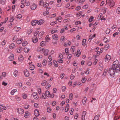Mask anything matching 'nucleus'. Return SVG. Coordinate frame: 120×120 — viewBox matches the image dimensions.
<instances>
[{
	"label": "nucleus",
	"mask_w": 120,
	"mask_h": 120,
	"mask_svg": "<svg viewBox=\"0 0 120 120\" xmlns=\"http://www.w3.org/2000/svg\"><path fill=\"white\" fill-rule=\"evenodd\" d=\"M38 91L39 94H41V88H38Z\"/></svg>",
	"instance_id": "nucleus-64"
},
{
	"label": "nucleus",
	"mask_w": 120,
	"mask_h": 120,
	"mask_svg": "<svg viewBox=\"0 0 120 120\" xmlns=\"http://www.w3.org/2000/svg\"><path fill=\"white\" fill-rule=\"evenodd\" d=\"M22 17L21 15L20 14H19L17 16L16 18L17 19H20L22 18Z\"/></svg>",
	"instance_id": "nucleus-45"
},
{
	"label": "nucleus",
	"mask_w": 120,
	"mask_h": 120,
	"mask_svg": "<svg viewBox=\"0 0 120 120\" xmlns=\"http://www.w3.org/2000/svg\"><path fill=\"white\" fill-rule=\"evenodd\" d=\"M120 71L117 70L116 68L112 67L111 68L109 69L108 72L111 77H113L114 76L116 72H118Z\"/></svg>",
	"instance_id": "nucleus-1"
},
{
	"label": "nucleus",
	"mask_w": 120,
	"mask_h": 120,
	"mask_svg": "<svg viewBox=\"0 0 120 120\" xmlns=\"http://www.w3.org/2000/svg\"><path fill=\"white\" fill-rule=\"evenodd\" d=\"M38 104L37 103H35L34 104V106L35 108H37L38 106Z\"/></svg>",
	"instance_id": "nucleus-62"
},
{
	"label": "nucleus",
	"mask_w": 120,
	"mask_h": 120,
	"mask_svg": "<svg viewBox=\"0 0 120 120\" xmlns=\"http://www.w3.org/2000/svg\"><path fill=\"white\" fill-rule=\"evenodd\" d=\"M18 113L20 114H22L24 112V110L21 108H18L17 109Z\"/></svg>",
	"instance_id": "nucleus-5"
},
{
	"label": "nucleus",
	"mask_w": 120,
	"mask_h": 120,
	"mask_svg": "<svg viewBox=\"0 0 120 120\" xmlns=\"http://www.w3.org/2000/svg\"><path fill=\"white\" fill-rule=\"evenodd\" d=\"M47 110L48 112L50 113L51 112V111H52V109L48 107L47 108Z\"/></svg>",
	"instance_id": "nucleus-42"
},
{
	"label": "nucleus",
	"mask_w": 120,
	"mask_h": 120,
	"mask_svg": "<svg viewBox=\"0 0 120 120\" xmlns=\"http://www.w3.org/2000/svg\"><path fill=\"white\" fill-rule=\"evenodd\" d=\"M85 1V0H80L79 1V4H82Z\"/></svg>",
	"instance_id": "nucleus-37"
},
{
	"label": "nucleus",
	"mask_w": 120,
	"mask_h": 120,
	"mask_svg": "<svg viewBox=\"0 0 120 120\" xmlns=\"http://www.w3.org/2000/svg\"><path fill=\"white\" fill-rule=\"evenodd\" d=\"M108 4L109 6L112 7L114 5L115 3L113 0H109L108 2Z\"/></svg>",
	"instance_id": "nucleus-6"
},
{
	"label": "nucleus",
	"mask_w": 120,
	"mask_h": 120,
	"mask_svg": "<svg viewBox=\"0 0 120 120\" xmlns=\"http://www.w3.org/2000/svg\"><path fill=\"white\" fill-rule=\"evenodd\" d=\"M44 21L42 19L39 20L38 21L37 23L39 25H41L44 23Z\"/></svg>",
	"instance_id": "nucleus-13"
},
{
	"label": "nucleus",
	"mask_w": 120,
	"mask_h": 120,
	"mask_svg": "<svg viewBox=\"0 0 120 120\" xmlns=\"http://www.w3.org/2000/svg\"><path fill=\"white\" fill-rule=\"evenodd\" d=\"M108 71L106 69L105 70L103 73V75L104 76H105L106 75V73Z\"/></svg>",
	"instance_id": "nucleus-53"
},
{
	"label": "nucleus",
	"mask_w": 120,
	"mask_h": 120,
	"mask_svg": "<svg viewBox=\"0 0 120 120\" xmlns=\"http://www.w3.org/2000/svg\"><path fill=\"white\" fill-rule=\"evenodd\" d=\"M86 100L87 98L86 97H85L84 98L82 101V102L83 105H85V104Z\"/></svg>",
	"instance_id": "nucleus-30"
},
{
	"label": "nucleus",
	"mask_w": 120,
	"mask_h": 120,
	"mask_svg": "<svg viewBox=\"0 0 120 120\" xmlns=\"http://www.w3.org/2000/svg\"><path fill=\"white\" fill-rule=\"evenodd\" d=\"M32 41L34 43H35L37 42L38 41L37 37L36 36H34L32 38Z\"/></svg>",
	"instance_id": "nucleus-12"
},
{
	"label": "nucleus",
	"mask_w": 120,
	"mask_h": 120,
	"mask_svg": "<svg viewBox=\"0 0 120 120\" xmlns=\"http://www.w3.org/2000/svg\"><path fill=\"white\" fill-rule=\"evenodd\" d=\"M75 46H72L71 49V52H72L73 54H74L75 56H76L77 57H78L80 55L81 52L80 50L78 49V50L77 52L76 53L75 52Z\"/></svg>",
	"instance_id": "nucleus-2"
},
{
	"label": "nucleus",
	"mask_w": 120,
	"mask_h": 120,
	"mask_svg": "<svg viewBox=\"0 0 120 120\" xmlns=\"http://www.w3.org/2000/svg\"><path fill=\"white\" fill-rule=\"evenodd\" d=\"M57 22L56 21H53L50 23V25L52 26L55 24H56L57 23Z\"/></svg>",
	"instance_id": "nucleus-56"
},
{
	"label": "nucleus",
	"mask_w": 120,
	"mask_h": 120,
	"mask_svg": "<svg viewBox=\"0 0 120 120\" xmlns=\"http://www.w3.org/2000/svg\"><path fill=\"white\" fill-rule=\"evenodd\" d=\"M24 73L25 76L26 77H28L30 75V73L27 69L24 70Z\"/></svg>",
	"instance_id": "nucleus-7"
},
{
	"label": "nucleus",
	"mask_w": 120,
	"mask_h": 120,
	"mask_svg": "<svg viewBox=\"0 0 120 120\" xmlns=\"http://www.w3.org/2000/svg\"><path fill=\"white\" fill-rule=\"evenodd\" d=\"M111 58V56L109 55L106 56L105 58V61L106 62H108Z\"/></svg>",
	"instance_id": "nucleus-8"
},
{
	"label": "nucleus",
	"mask_w": 120,
	"mask_h": 120,
	"mask_svg": "<svg viewBox=\"0 0 120 120\" xmlns=\"http://www.w3.org/2000/svg\"><path fill=\"white\" fill-rule=\"evenodd\" d=\"M96 36L95 34H94L93 35L92 34L90 35L89 36V39L88 41L89 42H91V40L93 39V38H94Z\"/></svg>",
	"instance_id": "nucleus-10"
},
{
	"label": "nucleus",
	"mask_w": 120,
	"mask_h": 120,
	"mask_svg": "<svg viewBox=\"0 0 120 120\" xmlns=\"http://www.w3.org/2000/svg\"><path fill=\"white\" fill-rule=\"evenodd\" d=\"M109 45H105L104 49L105 50H106L108 49L109 48Z\"/></svg>",
	"instance_id": "nucleus-27"
},
{
	"label": "nucleus",
	"mask_w": 120,
	"mask_h": 120,
	"mask_svg": "<svg viewBox=\"0 0 120 120\" xmlns=\"http://www.w3.org/2000/svg\"><path fill=\"white\" fill-rule=\"evenodd\" d=\"M69 105L68 104L65 107V111L66 112H68L69 109Z\"/></svg>",
	"instance_id": "nucleus-19"
},
{
	"label": "nucleus",
	"mask_w": 120,
	"mask_h": 120,
	"mask_svg": "<svg viewBox=\"0 0 120 120\" xmlns=\"http://www.w3.org/2000/svg\"><path fill=\"white\" fill-rule=\"evenodd\" d=\"M18 71L16 70H15V71L14 72V74L15 77H16L17 75Z\"/></svg>",
	"instance_id": "nucleus-44"
},
{
	"label": "nucleus",
	"mask_w": 120,
	"mask_h": 120,
	"mask_svg": "<svg viewBox=\"0 0 120 120\" xmlns=\"http://www.w3.org/2000/svg\"><path fill=\"white\" fill-rule=\"evenodd\" d=\"M53 63L54 66L55 67H57L58 66V65L57 61L55 60L53 61Z\"/></svg>",
	"instance_id": "nucleus-22"
},
{
	"label": "nucleus",
	"mask_w": 120,
	"mask_h": 120,
	"mask_svg": "<svg viewBox=\"0 0 120 120\" xmlns=\"http://www.w3.org/2000/svg\"><path fill=\"white\" fill-rule=\"evenodd\" d=\"M27 44V42L26 41H24L22 43V45L23 46H26Z\"/></svg>",
	"instance_id": "nucleus-32"
},
{
	"label": "nucleus",
	"mask_w": 120,
	"mask_h": 120,
	"mask_svg": "<svg viewBox=\"0 0 120 120\" xmlns=\"http://www.w3.org/2000/svg\"><path fill=\"white\" fill-rule=\"evenodd\" d=\"M86 79L84 77L81 80L82 82L83 83H84L86 80Z\"/></svg>",
	"instance_id": "nucleus-54"
},
{
	"label": "nucleus",
	"mask_w": 120,
	"mask_h": 120,
	"mask_svg": "<svg viewBox=\"0 0 120 120\" xmlns=\"http://www.w3.org/2000/svg\"><path fill=\"white\" fill-rule=\"evenodd\" d=\"M86 41V39H84L83 40L82 42V45H84Z\"/></svg>",
	"instance_id": "nucleus-59"
},
{
	"label": "nucleus",
	"mask_w": 120,
	"mask_h": 120,
	"mask_svg": "<svg viewBox=\"0 0 120 120\" xmlns=\"http://www.w3.org/2000/svg\"><path fill=\"white\" fill-rule=\"evenodd\" d=\"M100 116V115H96L94 117L93 120H98Z\"/></svg>",
	"instance_id": "nucleus-21"
},
{
	"label": "nucleus",
	"mask_w": 120,
	"mask_h": 120,
	"mask_svg": "<svg viewBox=\"0 0 120 120\" xmlns=\"http://www.w3.org/2000/svg\"><path fill=\"white\" fill-rule=\"evenodd\" d=\"M42 49H41V47H38L37 49V51L38 52H39L40 51L41 52H41H42V51H42Z\"/></svg>",
	"instance_id": "nucleus-47"
},
{
	"label": "nucleus",
	"mask_w": 120,
	"mask_h": 120,
	"mask_svg": "<svg viewBox=\"0 0 120 120\" xmlns=\"http://www.w3.org/2000/svg\"><path fill=\"white\" fill-rule=\"evenodd\" d=\"M37 7V5L35 4H34L31 5V6H30V9L33 10H34Z\"/></svg>",
	"instance_id": "nucleus-9"
},
{
	"label": "nucleus",
	"mask_w": 120,
	"mask_h": 120,
	"mask_svg": "<svg viewBox=\"0 0 120 120\" xmlns=\"http://www.w3.org/2000/svg\"><path fill=\"white\" fill-rule=\"evenodd\" d=\"M17 36H15L14 37L12 40V41L13 42H15L16 40V39H17Z\"/></svg>",
	"instance_id": "nucleus-63"
},
{
	"label": "nucleus",
	"mask_w": 120,
	"mask_h": 120,
	"mask_svg": "<svg viewBox=\"0 0 120 120\" xmlns=\"http://www.w3.org/2000/svg\"><path fill=\"white\" fill-rule=\"evenodd\" d=\"M23 40L22 39H21L20 40H18L16 41V43L17 44H20L22 41Z\"/></svg>",
	"instance_id": "nucleus-26"
},
{
	"label": "nucleus",
	"mask_w": 120,
	"mask_h": 120,
	"mask_svg": "<svg viewBox=\"0 0 120 120\" xmlns=\"http://www.w3.org/2000/svg\"><path fill=\"white\" fill-rule=\"evenodd\" d=\"M46 98V97L45 94L44 93L42 94L41 98L42 99H45Z\"/></svg>",
	"instance_id": "nucleus-36"
},
{
	"label": "nucleus",
	"mask_w": 120,
	"mask_h": 120,
	"mask_svg": "<svg viewBox=\"0 0 120 120\" xmlns=\"http://www.w3.org/2000/svg\"><path fill=\"white\" fill-rule=\"evenodd\" d=\"M73 95L72 93H70L69 95V98L70 100H72L73 98Z\"/></svg>",
	"instance_id": "nucleus-43"
},
{
	"label": "nucleus",
	"mask_w": 120,
	"mask_h": 120,
	"mask_svg": "<svg viewBox=\"0 0 120 120\" xmlns=\"http://www.w3.org/2000/svg\"><path fill=\"white\" fill-rule=\"evenodd\" d=\"M47 61L45 59L43 61L42 64L43 65H45L46 64Z\"/></svg>",
	"instance_id": "nucleus-49"
},
{
	"label": "nucleus",
	"mask_w": 120,
	"mask_h": 120,
	"mask_svg": "<svg viewBox=\"0 0 120 120\" xmlns=\"http://www.w3.org/2000/svg\"><path fill=\"white\" fill-rule=\"evenodd\" d=\"M53 39L55 40H57L58 39V36L56 34H54L52 36Z\"/></svg>",
	"instance_id": "nucleus-14"
},
{
	"label": "nucleus",
	"mask_w": 120,
	"mask_h": 120,
	"mask_svg": "<svg viewBox=\"0 0 120 120\" xmlns=\"http://www.w3.org/2000/svg\"><path fill=\"white\" fill-rule=\"evenodd\" d=\"M112 67L116 68L118 71H120V64H119L118 60H116L113 62Z\"/></svg>",
	"instance_id": "nucleus-3"
},
{
	"label": "nucleus",
	"mask_w": 120,
	"mask_h": 120,
	"mask_svg": "<svg viewBox=\"0 0 120 120\" xmlns=\"http://www.w3.org/2000/svg\"><path fill=\"white\" fill-rule=\"evenodd\" d=\"M65 52L67 55H68V48H66L65 49Z\"/></svg>",
	"instance_id": "nucleus-55"
},
{
	"label": "nucleus",
	"mask_w": 120,
	"mask_h": 120,
	"mask_svg": "<svg viewBox=\"0 0 120 120\" xmlns=\"http://www.w3.org/2000/svg\"><path fill=\"white\" fill-rule=\"evenodd\" d=\"M24 50L25 53H27L30 51V49L28 48L25 47L24 48Z\"/></svg>",
	"instance_id": "nucleus-23"
},
{
	"label": "nucleus",
	"mask_w": 120,
	"mask_h": 120,
	"mask_svg": "<svg viewBox=\"0 0 120 120\" xmlns=\"http://www.w3.org/2000/svg\"><path fill=\"white\" fill-rule=\"evenodd\" d=\"M94 19V17L93 16H91L89 19V22H92Z\"/></svg>",
	"instance_id": "nucleus-38"
},
{
	"label": "nucleus",
	"mask_w": 120,
	"mask_h": 120,
	"mask_svg": "<svg viewBox=\"0 0 120 120\" xmlns=\"http://www.w3.org/2000/svg\"><path fill=\"white\" fill-rule=\"evenodd\" d=\"M0 108L4 110H5L6 109V108L5 106L1 105H0Z\"/></svg>",
	"instance_id": "nucleus-39"
},
{
	"label": "nucleus",
	"mask_w": 120,
	"mask_h": 120,
	"mask_svg": "<svg viewBox=\"0 0 120 120\" xmlns=\"http://www.w3.org/2000/svg\"><path fill=\"white\" fill-rule=\"evenodd\" d=\"M110 31V30L108 28L106 31V33L107 34H108L109 33Z\"/></svg>",
	"instance_id": "nucleus-41"
},
{
	"label": "nucleus",
	"mask_w": 120,
	"mask_h": 120,
	"mask_svg": "<svg viewBox=\"0 0 120 120\" xmlns=\"http://www.w3.org/2000/svg\"><path fill=\"white\" fill-rule=\"evenodd\" d=\"M51 86L49 84H48L46 85V86L45 87V88L48 90L49 89Z\"/></svg>",
	"instance_id": "nucleus-34"
},
{
	"label": "nucleus",
	"mask_w": 120,
	"mask_h": 120,
	"mask_svg": "<svg viewBox=\"0 0 120 120\" xmlns=\"http://www.w3.org/2000/svg\"><path fill=\"white\" fill-rule=\"evenodd\" d=\"M35 115L36 116H38L40 115L39 111L38 110L36 109L34 111Z\"/></svg>",
	"instance_id": "nucleus-11"
},
{
	"label": "nucleus",
	"mask_w": 120,
	"mask_h": 120,
	"mask_svg": "<svg viewBox=\"0 0 120 120\" xmlns=\"http://www.w3.org/2000/svg\"><path fill=\"white\" fill-rule=\"evenodd\" d=\"M29 113L28 111L26 112L25 114L24 115V116L26 118H27L29 115Z\"/></svg>",
	"instance_id": "nucleus-25"
},
{
	"label": "nucleus",
	"mask_w": 120,
	"mask_h": 120,
	"mask_svg": "<svg viewBox=\"0 0 120 120\" xmlns=\"http://www.w3.org/2000/svg\"><path fill=\"white\" fill-rule=\"evenodd\" d=\"M100 50V51H98V52H97V56H99L100 53H101L102 52L103 50V49H101Z\"/></svg>",
	"instance_id": "nucleus-31"
},
{
	"label": "nucleus",
	"mask_w": 120,
	"mask_h": 120,
	"mask_svg": "<svg viewBox=\"0 0 120 120\" xmlns=\"http://www.w3.org/2000/svg\"><path fill=\"white\" fill-rule=\"evenodd\" d=\"M15 47H16V46L14 43L11 44L9 46V48L11 49H13Z\"/></svg>",
	"instance_id": "nucleus-18"
},
{
	"label": "nucleus",
	"mask_w": 120,
	"mask_h": 120,
	"mask_svg": "<svg viewBox=\"0 0 120 120\" xmlns=\"http://www.w3.org/2000/svg\"><path fill=\"white\" fill-rule=\"evenodd\" d=\"M45 95L47 97H50V93L49 91L48 90L46 91L45 92Z\"/></svg>",
	"instance_id": "nucleus-20"
},
{
	"label": "nucleus",
	"mask_w": 120,
	"mask_h": 120,
	"mask_svg": "<svg viewBox=\"0 0 120 120\" xmlns=\"http://www.w3.org/2000/svg\"><path fill=\"white\" fill-rule=\"evenodd\" d=\"M116 12L117 13L119 14L120 13V8L118 7L116 9Z\"/></svg>",
	"instance_id": "nucleus-51"
},
{
	"label": "nucleus",
	"mask_w": 120,
	"mask_h": 120,
	"mask_svg": "<svg viewBox=\"0 0 120 120\" xmlns=\"http://www.w3.org/2000/svg\"><path fill=\"white\" fill-rule=\"evenodd\" d=\"M18 59L20 61H22L23 59V57L22 56H19Z\"/></svg>",
	"instance_id": "nucleus-28"
},
{
	"label": "nucleus",
	"mask_w": 120,
	"mask_h": 120,
	"mask_svg": "<svg viewBox=\"0 0 120 120\" xmlns=\"http://www.w3.org/2000/svg\"><path fill=\"white\" fill-rule=\"evenodd\" d=\"M80 36L79 35H77L76 36V38L78 40H79L80 39Z\"/></svg>",
	"instance_id": "nucleus-58"
},
{
	"label": "nucleus",
	"mask_w": 120,
	"mask_h": 120,
	"mask_svg": "<svg viewBox=\"0 0 120 120\" xmlns=\"http://www.w3.org/2000/svg\"><path fill=\"white\" fill-rule=\"evenodd\" d=\"M48 35H47L45 37V42H47L48 41H49L50 40V38L48 37Z\"/></svg>",
	"instance_id": "nucleus-40"
},
{
	"label": "nucleus",
	"mask_w": 120,
	"mask_h": 120,
	"mask_svg": "<svg viewBox=\"0 0 120 120\" xmlns=\"http://www.w3.org/2000/svg\"><path fill=\"white\" fill-rule=\"evenodd\" d=\"M45 42L44 41H42L40 43V45L41 46H43L45 45Z\"/></svg>",
	"instance_id": "nucleus-33"
},
{
	"label": "nucleus",
	"mask_w": 120,
	"mask_h": 120,
	"mask_svg": "<svg viewBox=\"0 0 120 120\" xmlns=\"http://www.w3.org/2000/svg\"><path fill=\"white\" fill-rule=\"evenodd\" d=\"M35 68V67L34 65H30V70H33Z\"/></svg>",
	"instance_id": "nucleus-50"
},
{
	"label": "nucleus",
	"mask_w": 120,
	"mask_h": 120,
	"mask_svg": "<svg viewBox=\"0 0 120 120\" xmlns=\"http://www.w3.org/2000/svg\"><path fill=\"white\" fill-rule=\"evenodd\" d=\"M65 39V37L64 36H62L60 38L61 41H64Z\"/></svg>",
	"instance_id": "nucleus-60"
},
{
	"label": "nucleus",
	"mask_w": 120,
	"mask_h": 120,
	"mask_svg": "<svg viewBox=\"0 0 120 120\" xmlns=\"http://www.w3.org/2000/svg\"><path fill=\"white\" fill-rule=\"evenodd\" d=\"M42 51L41 53H44V55L45 56H46L48 55V53L49 51L48 49H45L43 48L42 49Z\"/></svg>",
	"instance_id": "nucleus-4"
},
{
	"label": "nucleus",
	"mask_w": 120,
	"mask_h": 120,
	"mask_svg": "<svg viewBox=\"0 0 120 120\" xmlns=\"http://www.w3.org/2000/svg\"><path fill=\"white\" fill-rule=\"evenodd\" d=\"M47 81L45 80H43L41 83V84L42 86H44L47 83Z\"/></svg>",
	"instance_id": "nucleus-16"
},
{
	"label": "nucleus",
	"mask_w": 120,
	"mask_h": 120,
	"mask_svg": "<svg viewBox=\"0 0 120 120\" xmlns=\"http://www.w3.org/2000/svg\"><path fill=\"white\" fill-rule=\"evenodd\" d=\"M17 91V90L16 89H15L12 90L11 92V95H13L14 93Z\"/></svg>",
	"instance_id": "nucleus-24"
},
{
	"label": "nucleus",
	"mask_w": 120,
	"mask_h": 120,
	"mask_svg": "<svg viewBox=\"0 0 120 120\" xmlns=\"http://www.w3.org/2000/svg\"><path fill=\"white\" fill-rule=\"evenodd\" d=\"M38 20H35L31 22L32 25L33 26L35 25L37 23Z\"/></svg>",
	"instance_id": "nucleus-15"
},
{
	"label": "nucleus",
	"mask_w": 120,
	"mask_h": 120,
	"mask_svg": "<svg viewBox=\"0 0 120 120\" xmlns=\"http://www.w3.org/2000/svg\"><path fill=\"white\" fill-rule=\"evenodd\" d=\"M29 107V105H24V108L27 109H28Z\"/></svg>",
	"instance_id": "nucleus-61"
},
{
	"label": "nucleus",
	"mask_w": 120,
	"mask_h": 120,
	"mask_svg": "<svg viewBox=\"0 0 120 120\" xmlns=\"http://www.w3.org/2000/svg\"><path fill=\"white\" fill-rule=\"evenodd\" d=\"M14 29L16 31H18L20 29V28L17 27H15L14 28Z\"/></svg>",
	"instance_id": "nucleus-29"
},
{
	"label": "nucleus",
	"mask_w": 120,
	"mask_h": 120,
	"mask_svg": "<svg viewBox=\"0 0 120 120\" xmlns=\"http://www.w3.org/2000/svg\"><path fill=\"white\" fill-rule=\"evenodd\" d=\"M43 5L44 7H46L48 6L49 4L47 3H43Z\"/></svg>",
	"instance_id": "nucleus-46"
},
{
	"label": "nucleus",
	"mask_w": 120,
	"mask_h": 120,
	"mask_svg": "<svg viewBox=\"0 0 120 120\" xmlns=\"http://www.w3.org/2000/svg\"><path fill=\"white\" fill-rule=\"evenodd\" d=\"M6 42V41L5 40H4L1 43V45H4Z\"/></svg>",
	"instance_id": "nucleus-57"
},
{
	"label": "nucleus",
	"mask_w": 120,
	"mask_h": 120,
	"mask_svg": "<svg viewBox=\"0 0 120 120\" xmlns=\"http://www.w3.org/2000/svg\"><path fill=\"white\" fill-rule=\"evenodd\" d=\"M22 97L24 99H26L27 97V95L26 94H22Z\"/></svg>",
	"instance_id": "nucleus-52"
},
{
	"label": "nucleus",
	"mask_w": 120,
	"mask_h": 120,
	"mask_svg": "<svg viewBox=\"0 0 120 120\" xmlns=\"http://www.w3.org/2000/svg\"><path fill=\"white\" fill-rule=\"evenodd\" d=\"M86 114V111H83L82 113V117H85Z\"/></svg>",
	"instance_id": "nucleus-35"
},
{
	"label": "nucleus",
	"mask_w": 120,
	"mask_h": 120,
	"mask_svg": "<svg viewBox=\"0 0 120 120\" xmlns=\"http://www.w3.org/2000/svg\"><path fill=\"white\" fill-rule=\"evenodd\" d=\"M62 59H58L57 61L58 62L60 63H62L63 62V60Z\"/></svg>",
	"instance_id": "nucleus-48"
},
{
	"label": "nucleus",
	"mask_w": 120,
	"mask_h": 120,
	"mask_svg": "<svg viewBox=\"0 0 120 120\" xmlns=\"http://www.w3.org/2000/svg\"><path fill=\"white\" fill-rule=\"evenodd\" d=\"M14 59V55L13 54H11L10 56H9L8 58L9 61L12 60Z\"/></svg>",
	"instance_id": "nucleus-17"
}]
</instances>
